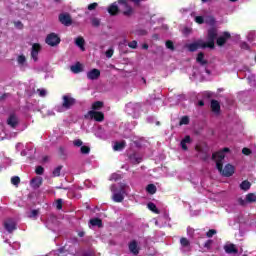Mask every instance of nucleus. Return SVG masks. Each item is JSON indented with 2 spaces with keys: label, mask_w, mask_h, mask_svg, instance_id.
I'll return each mask as SVG.
<instances>
[{
  "label": "nucleus",
  "mask_w": 256,
  "mask_h": 256,
  "mask_svg": "<svg viewBox=\"0 0 256 256\" xmlns=\"http://www.w3.org/2000/svg\"><path fill=\"white\" fill-rule=\"evenodd\" d=\"M210 107L213 113H215L216 115H219V111H221V105L217 100H212Z\"/></svg>",
  "instance_id": "18"
},
{
  "label": "nucleus",
  "mask_w": 256,
  "mask_h": 256,
  "mask_svg": "<svg viewBox=\"0 0 256 256\" xmlns=\"http://www.w3.org/2000/svg\"><path fill=\"white\" fill-rule=\"evenodd\" d=\"M129 251H131L133 253V255H139V248H137V242L136 241H132L129 244Z\"/></svg>",
  "instance_id": "21"
},
{
  "label": "nucleus",
  "mask_w": 256,
  "mask_h": 256,
  "mask_svg": "<svg viewBox=\"0 0 256 256\" xmlns=\"http://www.w3.org/2000/svg\"><path fill=\"white\" fill-rule=\"evenodd\" d=\"M7 124L12 127L13 129H15V127H17V125H19V118H17V116L15 114H11L9 116V118L7 119Z\"/></svg>",
  "instance_id": "16"
},
{
  "label": "nucleus",
  "mask_w": 256,
  "mask_h": 256,
  "mask_svg": "<svg viewBox=\"0 0 256 256\" xmlns=\"http://www.w3.org/2000/svg\"><path fill=\"white\" fill-rule=\"evenodd\" d=\"M56 208L59 210L63 209V200L62 199H58L56 201Z\"/></svg>",
  "instance_id": "48"
},
{
  "label": "nucleus",
  "mask_w": 256,
  "mask_h": 256,
  "mask_svg": "<svg viewBox=\"0 0 256 256\" xmlns=\"http://www.w3.org/2000/svg\"><path fill=\"white\" fill-rule=\"evenodd\" d=\"M225 156V153H229V148H224L223 151H220Z\"/></svg>",
  "instance_id": "55"
},
{
  "label": "nucleus",
  "mask_w": 256,
  "mask_h": 256,
  "mask_svg": "<svg viewBox=\"0 0 256 256\" xmlns=\"http://www.w3.org/2000/svg\"><path fill=\"white\" fill-rule=\"evenodd\" d=\"M35 172H36V175H43V173H45V169L42 166H38Z\"/></svg>",
  "instance_id": "43"
},
{
  "label": "nucleus",
  "mask_w": 256,
  "mask_h": 256,
  "mask_svg": "<svg viewBox=\"0 0 256 256\" xmlns=\"http://www.w3.org/2000/svg\"><path fill=\"white\" fill-rule=\"evenodd\" d=\"M205 23H208L209 25H215V18L208 16L205 20Z\"/></svg>",
  "instance_id": "45"
},
{
  "label": "nucleus",
  "mask_w": 256,
  "mask_h": 256,
  "mask_svg": "<svg viewBox=\"0 0 256 256\" xmlns=\"http://www.w3.org/2000/svg\"><path fill=\"white\" fill-rule=\"evenodd\" d=\"M4 228L6 229V231H8V233H13V231L17 229V226L15 224V221L9 219L6 222H4Z\"/></svg>",
  "instance_id": "14"
},
{
  "label": "nucleus",
  "mask_w": 256,
  "mask_h": 256,
  "mask_svg": "<svg viewBox=\"0 0 256 256\" xmlns=\"http://www.w3.org/2000/svg\"><path fill=\"white\" fill-rule=\"evenodd\" d=\"M75 45H77V47H79V49L82 51H85V39L83 37H77L75 39Z\"/></svg>",
  "instance_id": "20"
},
{
  "label": "nucleus",
  "mask_w": 256,
  "mask_h": 256,
  "mask_svg": "<svg viewBox=\"0 0 256 256\" xmlns=\"http://www.w3.org/2000/svg\"><path fill=\"white\" fill-rule=\"evenodd\" d=\"M78 235L79 237H85V232H79Z\"/></svg>",
  "instance_id": "60"
},
{
  "label": "nucleus",
  "mask_w": 256,
  "mask_h": 256,
  "mask_svg": "<svg viewBox=\"0 0 256 256\" xmlns=\"http://www.w3.org/2000/svg\"><path fill=\"white\" fill-rule=\"evenodd\" d=\"M238 203H240L242 206L247 205V203H256V194L249 193L246 195L245 200H243V198H239Z\"/></svg>",
  "instance_id": "8"
},
{
  "label": "nucleus",
  "mask_w": 256,
  "mask_h": 256,
  "mask_svg": "<svg viewBox=\"0 0 256 256\" xmlns=\"http://www.w3.org/2000/svg\"><path fill=\"white\" fill-rule=\"evenodd\" d=\"M252 35H253V33H250V34H249V36H248L249 39H253V38H252Z\"/></svg>",
  "instance_id": "63"
},
{
  "label": "nucleus",
  "mask_w": 256,
  "mask_h": 256,
  "mask_svg": "<svg viewBox=\"0 0 256 256\" xmlns=\"http://www.w3.org/2000/svg\"><path fill=\"white\" fill-rule=\"evenodd\" d=\"M187 143H191V136H185L184 139L180 142V146L183 151H187Z\"/></svg>",
  "instance_id": "22"
},
{
  "label": "nucleus",
  "mask_w": 256,
  "mask_h": 256,
  "mask_svg": "<svg viewBox=\"0 0 256 256\" xmlns=\"http://www.w3.org/2000/svg\"><path fill=\"white\" fill-rule=\"evenodd\" d=\"M212 159L216 162V167L219 173H221V175H223L224 177H231V175L235 173V168L231 164H227L223 169V161L225 159L223 152H217L212 154Z\"/></svg>",
  "instance_id": "1"
},
{
  "label": "nucleus",
  "mask_w": 256,
  "mask_h": 256,
  "mask_svg": "<svg viewBox=\"0 0 256 256\" xmlns=\"http://www.w3.org/2000/svg\"><path fill=\"white\" fill-rule=\"evenodd\" d=\"M166 47H167V49H170V51H175V45L173 44V41H171V40L166 41Z\"/></svg>",
  "instance_id": "38"
},
{
  "label": "nucleus",
  "mask_w": 256,
  "mask_h": 256,
  "mask_svg": "<svg viewBox=\"0 0 256 256\" xmlns=\"http://www.w3.org/2000/svg\"><path fill=\"white\" fill-rule=\"evenodd\" d=\"M59 153L62 157H65L67 155V150H65L64 147L59 148Z\"/></svg>",
  "instance_id": "52"
},
{
  "label": "nucleus",
  "mask_w": 256,
  "mask_h": 256,
  "mask_svg": "<svg viewBox=\"0 0 256 256\" xmlns=\"http://www.w3.org/2000/svg\"><path fill=\"white\" fill-rule=\"evenodd\" d=\"M37 93H39L40 97H45V95H47V90H45V89H38Z\"/></svg>",
  "instance_id": "50"
},
{
  "label": "nucleus",
  "mask_w": 256,
  "mask_h": 256,
  "mask_svg": "<svg viewBox=\"0 0 256 256\" xmlns=\"http://www.w3.org/2000/svg\"><path fill=\"white\" fill-rule=\"evenodd\" d=\"M91 24L93 27H99L101 25V20L99 18H91Z\"/></svg>",
  "instance_id": "35"
},
{
  "label": "nucleus",
  "mask_w": 256,
  "mask_h": 256,
  "mask_svg": "<svg viewBox=\"0 0 256 256\" xmlns=\"http://www.w3.org/2000/svg\"><path fill=\"white\" fill-rule=\"evenodd\" d=\"M47 161H49V156H44V157H43V162H44V163H47Z\"/></svg>",
  "instance_id": "57"
},
{
  "label": "nucleus",
  "mask_w": 256,
  "mask_h": 256,
  "mask_svg": "<svg viewBox=\"0 0 256 256\" xmlns=\"http://www.w3.org/2000/svg\"><path fill=\"white\" fill-rule=\"evenodd\" d=\"M207 237H213V235H217V230L211 229L206 233Z\"/></svg>",
  "instance_id": "49"
},
{
  "label": "nucleus",
  "mask_w": 256,
  "mask_h": 256,
  "mask_svg": "<svg viewBox=\"0 0 256 256\" xmlns=\"http://www.w3.org/2000/svg\"><path fill=\"white\" fill-rule=\"evenodd\" d=\"M185 31H186L187 33H189V28H186Z\"/></svg>",
  "instance_id": "64"
},
{
  "label": "nucleus",
  "mask_w": 256,
  "mask_h": 256,
  "mask_svg": "<svg viewBox=\"0 0 256 256\" xmlns=\"http://www.w3.org/2000/svg\"><path fill=\"white\" fill-rule=\"evenodd\" d=\"M142 48H144V49H149V45L143 44Z\"/></svg>",
  "instance_id": "61"
},
{
  "label": "nucleus",
  "mask_w": 256,
  "mask_h": 256,
  "mask_svg": "<svg viewBox=\"0 0 256 256\" xmlns=\"http://www.w3.org/2000/svg\"><path fill=\"white\" fill-rule=\"evenodd\" d=\"M211 245H213V240H208V241H206V243L204 244V247H206L207 249H209V247H211Z\"/></svg>",
  "instance_id": "54"
},
{
  "label": "nucleus",
  "mask_w": 256,
  "mask_h": 256,
  "mask_svg": "<svg viewBox=\"0 0 256 256\" xmlns=\"http://www.w3.org/2000/svg\"><path fill=\"white\" fill-rule=\"evenodd\" d=\"M114 50L113 48H110L106 51L105 55L108 59H111L113 57Z\"/></svg>",
  "instance_id": "46"
},
{
  "label": "nucleus",
  "mask_w": 256,
  "mask_h": 256,
  "mask_svg": "<svg viewBox=\"0 0 256 256\" xmlns=\"http://www.w3.org/2000/svg\"><path fill=\"white\" fill-rule=\"evenodd\" d=\"M76 100L75 98L69 96V95H64L63 96V103H62V107L64 109H71V107H73V105H75Z\"/></svg>",
  "instance_id": "7"
},
{
  "label": "nucleus",
  "mask_w": 256,
  "mask_h": 256,
  "mask_svg": "<svg viewBox=\"0 0 256 256\" xmlns=\"http://www.w3.org/2000/svg\"><path fill=\"white\" fill-rule=\"evenodd\" d=\"M45 41L50 47H57L61 43V38L57 34L51 33L47 35Z\"/></svg>",
  "instance_id": "5"
},
{
  "label": "nucleus",
  "mask_w": 256,
  "mask_h": 256,
  "mask_svg": "<svg viewBox=\"0 0 256 256\" xmlns=\"http://www.w3.org/2000/svg\"><path fill=\"white\" fill-rule=\"evenodd\" d=\"M182 253H189L191 251V242L187 238L180 239Z\"/></svg>",
  "instance_id": "12"
},
{
  "label": "nucleus",
  "mask_w": 256,
  "mask_h": 256,
  "mask_svg": "<svg viewBox=\"0 0 256 256\" xmlns=\"http://www.w3.org/2000/svg\"><path fill=\"white\" fill-rule=\"evenodd\" d=\"M204 57H205V54H203V52H200L196 59L197 62L200 63L201 65H206L207 61H205Z\"/></svg>",
  "instance_id": "30"
},
{
  "label": "nucleus",
  "mask_w": 256,
  "mask_h": 256,
  "mask_svg": "<svg viewBox=\"0 0 256 256\" xmlns=\"http://www.w3.org/2000/svg\"><path fill=\"white\" fill-rule=\"evenodd\" d=\"M27 61V59L25 58L24 55H20L17 58V62L19 63V65H25V62Z\"/></svg>",
  "instance_id": "39"
},
{
  "label": "nucleus",
  "mask_w": 256,
  "mask_h": 256,
  "mask_svg": "<svg viewBox=\"0 0 256 256\" xmlns=\"http://www.w3.org/2000/svg\"><path fill=\"white\" fill-rule=\"evenodd\" d=\"M114 151H123L125 149V141L116 142L113 146Z\"/></svg>",
  "instance_id": "26"
},
{
  "label": "nucleus",
  "mask_w": 256,
  "mask_h": 256,
  "mask_svg": "<svg viewBox=\"0 0 256 256\" xmlns=\"http://www.w3.org/2000/svg\"><path fill=\"white\" fill-rule=\"evenodd\" d=\"M12 185H15V187L19 186V183H21V178L19 176H14L11 178Z\"/></svg>",
  "instance_id": "34"
},
{
  "label": "nucleus",
  "mask_w": 256,
  "mask_h": 256,
  "mask_svg": "<svg viewBox=\"0 0 256 256\" xmlns=\"http://www.w3.org/2000/svg\"><path fill=\"white\" fill-rule=\"evenodd\" d=\"M208 157H209V155H206V156L203 158L204 161H207Z\"/></svg>",
  "instance_id": "62"
},
{
  "label": "nucleus",
  "mask_w": 256,
  "mask_h": 256,
  "mask_svg": "<svg viewBox=\"0 0 256 256\" xmlns=\"http://www.w3.org/2000/svg\"><path fill=\"white\" fill-rule=\"evenodd\" d=\"M98 6L99 4H97V2H94L88 6V11H95V9H97Z\"/></svg>",
  "instance_id": "47"
},
{
  "label": "nucleus",
  "mask_w": 256,
  "mask_h": 256,
  "mask_svg": "<svg viewBox=\"0 0 256 256\" xmlns=\"http://www.w3.org/2000/svg\"><path fill=\"white\" fill-rule=\"evenodd\" d=\"M80 151L82 155H89V153L91 152V148H89L88 146H82L80 148Z\"/></svg>",
  "instance_id": "36"
},
{
  "label": "nucleus",
  "mask_w": 256,
  "mask_h": 256,
  "mask_svg": "<svg viewBox=\"0 0 256 256\" xmlns=\"http://www.w3.org/2000/svg\"><path fill=\"white\" fill-rule=\"evenodd\" d=\"M128 47H130V49H137V47H138L137 41L133 40V41L129 42Z\"/></svg>",
  "instance_id": "44"
},
{
  "label": "nucleus",
  "mask_w": 256,
  "mask_h": 256,
  "mask_svg": "<svg viewBox=\"0 0 256 256\" xmlns=\"http://www.w3.org/2000/svg\"><path fill=\"white\" fill-rule=\"evenodd\" d=\"M88 115L91 119H94L95 121H98L99 123H101V121L105 120V115L103 114V112H97L94 110H90L88 112Z\"/></svg>",
  "instance_id": "10"
},
{
  "label": "nucleus",
  "mask_w": 256,
  "mask_h": 256,
  "mask_svg": "<svg viewBox=\"0 0 256 256\" xmlns=\"http://www.w3.org/2000/svg\"><path fill=\"white\" fill-rule=\"evenodd\" d=\"M215 39H217V29L211 28L208 30V42H206V47L215 49Z\"/></svg>",
  "instance_id": "3"
},
{
  "label": "nucleus",
  "mask_w": 256,
  "mask_h": 256,
  "mask_svg": "<svg viewBox=\"0 0 256 256\" xmlns=\"http://www.w3.org/2000/svg\"><path fill=\"white\" fill-rule=\"evenodd\" d=\"M90 225L92 227H103V222L99 218H94L90 220Z\"/></svg>",
  "instance_id": "25"
},
{
  "label": "nucleus",
  "mask_w": 256,
  "mask_h": 256,
  "mask_svg": "<svg viewBox=\"0 0 256 256\" xmlns=\"http://www.w3.org/2000/svg\"><path fill=\"white\" fill-rule=\"evenodd\" d=\"M108 13L111 15H117V13H119V6H117V3H113L109 6Z\"/></svg>",
  "instance_id": "23"
},
{
  "label": "nucleus",
  "mask_w": 256,
  "mask_h": 256,
  "mask_svg": "<svg viewBox=\"0 0 256 256\" xmlns=\"http://www.w3.org/2000/svg\"><path fill=\"white\" fill-rule=\"evenodd\" d=\"M99 77H101V71H99V69L97 68H94L87 72V79H89L90 81H96V79H99Z\"/></svg>",
  "instance_id": "11"
},
{
  "label": "nucleus",
  "mask_w": 256,
  "mask_h": 256,
  "mask_svg": "<svg viewBox=\"0 0 256 256\" xmlns=\"http://www.w3.org/2000/svg\"><path fill=\"white\" fill-rule=\"evenodd\" d=\"M70 70L72 71V73H81V71H83V68L81 66V63H76L75 65H72L70 67Z\"/></svg>",
  "instance_id": "24"
},
{
  "label": "nucleus",
  "mask_w": 256,
  "mask_h": 256,
  "mask_svg": "<svg viewBox=\"0 0 256 256\" xmlns=\"http://www.w3.org/2000/svg\"><path fill=\"white\" fill-rule=\"evenodd\" d=\"M39 51H41V44L34 43L32 45L31 57L34 61H38Z\"/></svg>",
  "instance_id": "13"
},
{
  "label": "nucleus",
  "mask_w": 256,
  "mask_h": 256,
  "mask_svg": "<svg viewBox=\"0 0 256 256\" xmlns=\"http://www.w3.org/2000/svg\"><path fill=\"white\" fill-rule=\"evenodd\" d=\"M243 155H251V149L249 148H243L242 149Z\"/></svg>",
  "instance_id": "53"
},
{
  "label": "nucleus",
  "mask_w": 256,
  "mask_h": 256,
  "mask_svg": "<svg viewBox=\"0 0 256 256\" xmlns=\"http://www.w3.org/2000/svg\"><path fill=\"white\" fill-rule=\"evenodd\" d=\"M146 190L150 193V195H155V193H157V187L155 184H149Z\"/></svg>",
  "instance_id": "29"
},
{
  "label": "nucleus",
  "mask_w": 256,
  "mask_h": 256,
  "mask_svg": "<svg viewBox=\"0 0 256 256\" xmlns=\"http://www.w3.org/2000/svg\"><path fill=\"white\" fill-rule=\"evenodd\" d=\"M148 209H150V211H153V213H156L157 215H159V209H157V206L155 205V203L153 202L148 203Z\"/></svg>",
  "instance_id": "31"
},
{
  "label": "nucleus",
  "mask_w": 256,
  "mask_h": 256,
  "mask_svg": "<svg viewBox=\"0 0 256 256\" xmlns=\"http://www.w3.org/2000/svg\"><path fill=\"white\" fill-rule=\"evenodd\" d=\"M101 107H103V102H101V101H96L92 104V109L94 111H97L98 109H101Z\"/></svg>",
  "instance_id": "32"
},
{
  "label": "nucleus",
  "mask_w": 256,
  "mask_h": 256,
  "mask_svg": "<svg viewBox=\"0 0 256 256\" xmlns=\"http://www.w3.org/2000/svg\"><path fill=\"white\" fill-rule=\"evenodd\" d=\"M224 251L228 255H237L239 253V249H237V246L233 243H226L224 245Z\"/></svg>",
  "instance_id": "9"
},
{
  "label": "nucleus",
  "mask_w": 256,
  "mask_h": 256,
  "mask_svg": "<svg viewBox=\"0 0 256 256\" xmlns=\"http://www.w3.org/2000/svg\"><path fill=\"white\" fill-rule=\"evenodd\" d=\"M121 179V175L114 173L110 176V181H119Z\"/></svg>",
  "instance_id": "41"
},
{
  "label": "nucleus",
  "mask_w": 256,
  "mask_h": 256,
  "mask_svg": "<svg viewBox=\"0 0 256 256\" xmlns=\"http://www.w3.org/2000/svg\"><path fill=\"white\" fill-rule=\"evenodd\" d=\"M198 105H199V107H203V106L205 105V102H203V100H200V101L198 102Z\"/></svg>",
  "instance_id": "56"
},
{
  "label": "nucleus",
  "mask_w": 256,
  "mask_h": 256,
  "mask_svg": "<svg viewBox=\"0 0 256 256\" xmlns=\"http://www.w3.org/2000/svg\"><path fill=\"white\" fill-rule=\"evenodd\" d=\"M180 125H189V116H184L180 120Z\"/></svg>",
  "instance_id": "40"
},
{
  "label": "nucleus",
  "mask_w": 256,
  "mask_h": 256,
  "mask_svg": "<svg viewBox=\"0 0 256 256\" xmlns=\"http://www.w3.org/2000/svg\"><path fill=\"white\" fill-rule=\"evenodd\" d=\"M1 101H3L4 99H7V94H4L0 97Z\"/></svg>",
  "instance_id": "59"
},
{
  "label": "nucleus",
  "mask_w": 256,
  "mask_h": 256,
  "mask_svg": "<svg viewBox=\"0 0 256 256\" xmlns=\"http://www.w3.org/2000/svg\"><path fill=\"white\" fill-rule=\"evenodd\" d=\"M39 215V210H31L30 214L28 217L30 219H37V216Z\"/></svg>",
  "instance_id": "37"
},
{
  "label": "nucleus",
  "mask_w": 256,
  "mask_h": 256,
  "mask_svg": "<svg viewBox=\"0 0 256 256\" xmlns=\"http://www.w3.org/2000/svg\"><path fill=\"white\" fill-rule=\"evenodd\" d=\"M61 169H63V166H58L54 169L52 172L53 177H59L61 175Z\"/></svg>",
  "instance_id": "33"
},
{
  "label": "nucleus",
  "mask_w": 256,
  "mask_h": 256,
  "mask_svg": "<svg viewBox=\"0 0 256 256\" xmlns=\"http://www.w3.org/2000/svg\"><path fill=\"white\" fill-rule=\"evenodd\" d=\"M73 145H75V147H81V145H83V141H81V139L74 140Z\"/></svg>",
  "instance_id": "51"
},
{
  "label": "nucleus",
  "mask_w": 256,
  "mask_h": 256,
  "mask_svg": "<svg viewBox=\"0 0 256 256\" xmlns=\"http://www.w3.org/2000/svg\"><path fill=\"white\" fill-rule=\"evenodd\" d=\"M195 21H196V23H198L199 25H203V23H205V19L203 18V16H196V17H195Z\"/></svg>",
  "instance_id": "42"
},
{
  "label": "nucleus",
  "mask_w": 256,
  "mask_h": 256,
  "mask_svg": "<svg viewBox=\"0 0 256 256\" xmlns=\"http://www.w3.org/2000/svg\"><path fill=\"white\" fill-rule=\"evenodd\" d=\"M127 189H129V186H127V184H120L119 190H117V187H115V185H112L111 191L113 193V201H115V203H122L123 199H125V195L127 194Z\"/></svg>",
  "instance_id": "2"
},
{
  "label": "nucleus",
  "mask_w": 256,
  "mask_h": 256,
  "mask_svg": "<svg viewBox=\"0 0 256 256\" xmlns=\"http://www.w3.org/2000/svg\"><path fill=\"white\" fill-rule=\"evenodd\" d=\"M231 38V34H229L228 32H224V34L220 37L217 38V45H219V47H223V45H225V43H227V39Z\"/></svg>",
  "instance_id": "15"
},
{
  "label": "nucleus",
  "mask_w": 256,
  "mask_h": 256,
  "mask_svg": "<svg viewBox=\"0 0 256 256\" xmlns=\"http://www.w3.org/2000/svg\"><path fill=\"white\" fill-rule=\"evenodd\" d=\"M132 3H135V5H139V3H141V0H131Z\"/></svg>",
  "instance_id": "58"
},
{
  "label": "nucleus",
  "mask_w": 256,
  "mask_h": 256,
  "mask_svg": "<svg viewBox=\"0 0 256 256\" xmlns=\"http://www.w3.org/2000/svg\"><path fill=\"white\" fill-rule=\"evenodd\" d=\"M129 0H118L119 5L122 7L123 15L125 17H131L133 15V7L128 3Z\"/></svg>",
  "instance_id": "4"
},
{
  "label": "nucleus",
  "mask_w": 256,
  "mask_h": 256,
  "mask_svg": "<svg viewBox=\"0 0 256 256\" xmlns=\"http://www.w3.org/2000/svg\"><path fill=\"white\" fill-rule=\"evenodd\" d=\"M240 189H242L243 191H249V189H251V182L245 180L240 184Z\"/></svg>",
  "instance_id": "28"
},
{
  "label": "nucleus",
  "mask_w": 256,
  "mask_h": 256,
  "mask_svg": "<svg viewBox=\"0 0 256 256\" xmlns=\"http://www.w3.org/2000/svg\"><path fill=\"white\" fill-rule=\"evenodd\" d=\"M186 47L191 52L197 51L198 49H206L207 48V42H205L203 40H198L194 43L187 44Z\"/></svg>",
  "instance_id": "6"
},
{
  "label": "nucleus",
  "mask_w": 256,
  "mask_h": 256,
  "mask_svg": "<svg viewBox=\"0 0 256 256\" xmlns=\"http://www.w3.org/2000/svg\"><path fill=\"white\" fill-rule=\"evenodd\" d=\"M41 183H43V180L41 178H34L31 181L32 187H34V189H38V187H41Z\"/></svg>",
  "instance_id": "27"
},
{
  "label": "nucleus",
  "mask_w": 256,
  "mask_h": 256,
  "mask_svg": "<svg viewBox=\"0 0 256 256\" xmlns=\"http://www.w3.org/2000/svg\"><path fill=\"white\" fill-rule=\"evenodd\" d=\"M59 21H60V23H62V25H66V27H68V25H71V23H72L71 15H69V14H60L59 15Z\"/></svg>",
  "instance_id": "17"
},
{
  "label": "nucleus",
  "mask_w": 256,
  "mask_h": 256,
  "mask_svg": "<svg viewBox=\"0 0 256 256\" xmlns=\"http://www.w3.org/2000/svg\"><path fill=\"white\" fill-rule=\"evenodd\" d=\"M129 159L133 165H138V163H141L143 161V158H141L139 154H132L130 155Z\"/></svg>",
  "instance_id": "19"
}]
</instances>
